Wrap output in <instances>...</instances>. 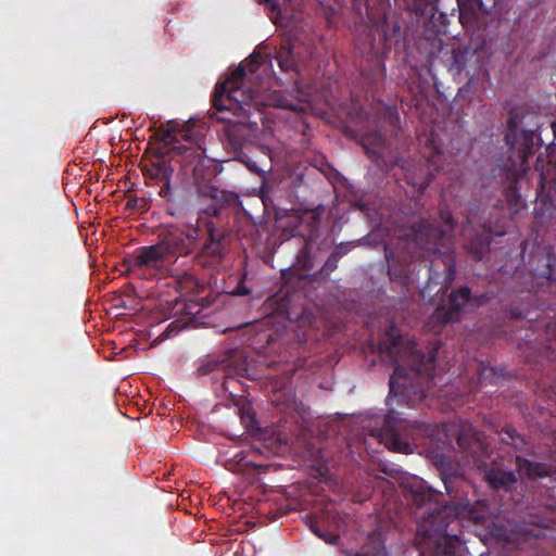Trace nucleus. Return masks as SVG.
<instances>
[{
  "mask_svg": "<svg viewBox=\"0 0 556 556\" xmlns=\"http://www.w3.org/2000/svg\"><path fill=\"white\" fill-rule=\"evenodd\" d=\"M518 125V116H514L508 122V132L505 135L506 144L509 151L517 155L518 162L508 161L503 166H500L501 177L507 184L505 197L511 204L517 205L520 195L517 192V182L520 177L527 173L526 161L532 153L533 132L523 130L522 142L520 146L516 144V130Z\"/></svg>",
  "mask_w": 556,
  "mask_h": 556,
  "instance_id": "5",
  "label": "nucleus"
},
{
  "mask_svg": "<svg viewBox=\"0 0 556 556\" xmlns=\"http://www.w3.org/2000/svg\"><path fill=\"white\" fill-rule=\"evenodd\" d=\"M200 232V228L193 226L167 231L159 237L156 243L140 247L135 255L126 260L128 269L144 279L164 277L177 256L192 253Z\"/></svg>",
  "mask_w": 556,
  "mask_h": 556,
  "instance_id": "1",
  "label": "nucleus"
},
{
  "mask_svg": "<svg viewBox=\"0 0 556 556\" xmlns=\"http://www.w3.org/2000/svg\"><path fill=\"white\" fill-rule=\"evenodd\" d=\"M344 253L345 250L342 249H339L336 252H333L326 261L323 270L326 271L327 274L333 271L338 267V262Z\"/></svg>",
  "mask_w": 556,
  "mask_h": 556,
  "instance_id": "23",
  "label": "nucleus"
},
{
  "mask_svg": "<svg viewBox=\"0 0 556 556\" xmlns=\"http://www.w3.org/2000/svg\"><path fill=\"white\" fill-rule=\"evenodd\" d=\"M268 66V55L262 49L254 51L248 59L245 58V68L248 67L252 74L261 68H263V72H266Z\"/></svg>",
  "mask_w": 556,
  "mask_h": 556,
  "instance_id": "17",
  "label": "nucleus"
},
{
  "mask_svg": "<svg viewBox=\"0 0 556 556\" xmlns=\"http://www.w3.org/2000/svg\"><path fill=\"white\" fill-rule=\"evenodd\" d=\"M430 497L431 495L424 491L421 484H418L416 489L413 490V501L418 506H421Z\"/></svg>",
  "mask_w": 556,
  "mask_h": 556,
  "instance_id": "24",
  "label": "nucleus"
},
{
  "mask_svg": "<svg viewBox=\"0 0 556 556\" xmlns=\"http://www.w3.org/2000/svg\"><path fill=\"white\" fill-rule=\"evenodd\" d=\"M243 61L226 79L219 80L212 98L213 108L223 115L218 121L227 123L226 136L229 147L236 153V159L243 163Z\"/></svg>",
  "mask_w": 556,
  "mask_h": 556,
  "instance_id": "2",
  "label": "nucleus"
},
{
  "mask_svg": "<svg viewBox=\"0 0 556 556\" xmlns=\"http://www.w3.org/2000/svg\"><path fill=\"white\" fill-rule=\"evenodd\" d=\"M489 241L485 238H478L477 242H471L467 245L469 253L473 254L475 258L481 260Z\"/></svg>",
  "mask_w": 556,
  "mask_h": 556,
  "instance_id": "21",
  "label": "nucleus"
},
{
  "mask_svg": "<svg viewBox=\"0 0 556 556\" xmlns=\"http://www.w3.org/2000/svg\"><path fill=\"white\" fill-rule=\"evenodd\" d=\"M440 218L445 226V229H443V230L450 233V240H451L452 233H453L454 227H455V222L452 216V213L447 208L442 207L440 210Z\"/></svg>",
  "mask_w": 556,
  "mask_h": 556,
  "instance_id": "22",
  "label": "nucleus"
},
{
  "mask_svg": "<svg viewBox=\"0 0 556 556\" xmlns=\"http://www.w3.org/2000/svg\"><path fill=\"white\" fill-rule=\"evenodd\" d=\"M225 467L227 470L235 473L243 472V451H238L232 457L225 460Z\"/></svg>",
  "mask_w": 556,
  "mask_h": 556,
  "instance_id": "20",
  "label": "nucleus"
},
{
  "mask_svg": "<svg viewBox=\"0 0 556 556\" xmlns=\"http://www.w3.org/2000/svg\"><path fill=\"white\" fill-rule=\"evenodd\" d=\"M236 505H238V508L240 509L242 507L243 503L242 502H238Z\"/></svg>",
  "mask_w": 556,
  "mask_h": 556,
  "instance_id": "46",
  "label": "nucleus"
},
{
  "mask_svg": "<svg viewBox=\"0 0 556 556\" xmlns=\"http://www.w3.org/2000/svg\"><path fill=\"white\" fill-rule=\"evenodd\" d=\"M245 166H248L251 170L253 172H256L260 174V172L257 170L256 166L255 165H250L247 161H245Z\"/></svg>",
  "mask_w": 556,
  "mask_h": 556,
  "instance_id": "38",
  "label": "nucleus"
},
{
  "mask_svg": "<svg viewBox=\"0 0 556 556\" xmlns=\"http://www.w3.org/2000/svg\"><path fill=\"white\" fill-rule=\"evenodd\" d=\"M453 477L458 478V477H460V475H458V473H453Z\"/></svg>",
  "mask_w": 556,
  "mask_h": 556,
  "instance_id": "49",
  "label": "nucleus"
},
{
  "mask_svg": "<svg viewBox=\"0 0 556 556\" xmlns=\"http://www.w3.org/2000/svg\"><path fill=\"white\" fill-rule=\"evenodd\" d=\"M258 2L267 5L273 11H275L278 5L275 0H258Z\"/></svg>",
  "mask_w": 556,
  "mask_h": 556,
  "instance_id": "34",
  "label": "nucleus"
},
{
  "mask_svg": "<svg viewBox=\"0 0 556 556\" xmlns=\"http://www.w3.org/2000/svg\"><path fill=\"white\" fill-rule=\"evenodd\" d=\"M445 266H446V269H447V273H446V280L448 282H451L454 277H455V263H454V258L451 254L448 255H445Z\"/></svg>",
  "mask_w": 556,
  "mask_h": 556,
  "instance_id": "28",
  "label": "nucleus"
},
{
  "mask_svg": "<svg viewBox=\"0 0 556 556\" xmlns=\"http://www.w3.org/2000/svg\"><path fill=\"white\" fill-rule=\"evenodd\" d=\"M170 159L161 149H156L149 162H141L139 167L146 178L164 182L160 195L165 197L169 190V181L174 168L169 163Z\"/></svg>",
  "mask_w": 556,
  "mask_h": 556,
  "instance_id": "11",
  "label": "nucleus"
},
{
  "mask_svg": "<svg viewBox=\"0 0 556 556\" xmlns=\"http://www.w3.org/2000/svg\"><path fill=\"white\" fill-rule=\"evenodd\" d=\"M211 203L203 208L204 213L214 217H219L223 213L225 205H230L239 201V195L225 190L211 188Z\"/></svg>",
  "mask_w": 556,
  "mask_h": 556,
  "instance_id": "14",
  "label": "nucleus"
},
{
  "mask_svg": "<svg viewBox=\"0 0 556 556\" xmlns=\"http://www.w3.org/2000/svg\"><path fill=\"white\" fill-rule=\"evenodd\" d=\"M250 465H251V466H253V467H255V465H254L253 463H250V462H249V463H247V462L244 463V466H245V467H248V466H250Z\"/></svg>",
  "mask_w": 556,
  "mask_h": 556,
  "instance_id": "45",
  "label": "nucleus"
},
{
  "mask_svg": "<svg viewBox=\"0 0 556 556\" xmlns=\"http://www.w3.org/2000/svg\"><path fill=\"white\" fill-rule=\"evenodd\" d=\"M277 60L280 68L283 72L290 71L294 66L293 60L290 58L289 52H279Z\"/></svg>",
  "mask_w": 556,
  "mask_h": 556,
  "instance_id": "25",
  "label": "nucleus"
},
{
  "mask_svg": "<svg viewBox=\"0 0 556 556\" xmlns=\"http://www.w3.org/2000/svg\"><path fill=\"white\" fill-rule=\"evenodd\" d=\"M243 323L227 327L222 332L229 334L225 344V372L223 389L243 422Z\"/></svg>",
  "mask_w": 556,
  "mask_h": 556,
  "instance_id": "4",
  "label": "nucleus"
},
{
  "mask_svg": "<svg viewBox=\"0 0 556 556\" xmlns=\"http://www.w3.org/2000/svg\"><path fill=\"white\" fill-rule=\"evenodd\" d=\"M276 440L282 445V444H288V439L287 437H282L281 433H278L276 435Z\"/></svg>",
  "mask_w": 556,
  "mask_h": 556,
  "instance_id": "37",
  "label": "nucleus"
},
{
  "mask_svg": "<svg viewBox=\"0 0 556 556\" xmlns=\"http://www.w3.org/2000/svg\"><path fill=\"white\" fill-rule=\"evenodd\" d=\"M500 440L506 444L513 445L516 450H521L525 445V440L513 427L503 428L500 432Z\"/></svg>",
  "mask_w": 556,
  "mask_h": 556,
  "instance_id": "19",
  "label": "nucleus"
},
{
  "mask_svg": "<svg viewBox=\"0 0 556 556\" xmlns=\"http://www.w3.org/2000/svg\"><path fill=\"white\" fill-rule=\"evenodd\" d=\"M244 505H245V510L248 509L249 506H252L254 508V505L253 504H250L248 503L247 501L244 502Z\"/></svg>",
  "mask_w": 556,
  "mask_h": 556,
  "instance_id": "44",
  "label": "nucleus"
},
{
  "mask_svg": "<svg viewBox=\"0 0 556 556\" xmlns=\"http://www.w3.org/2000/svg\"><path fill=\"white\" fill-rule=\"evenodd\" d=\"M442 476H443L442 480L444 482L445 490L447 493H451L452 488L450 486V483H451L452 476L447 475L445 470L442 471Z\"/></svg>",
  "mask_w": 556,
  "mask_h": 556,
  "instance_id": "32",
  "label": "nucleus"
},
{
  "mask_svg": "<svg viewBox=\"0 0 556 556\" xmlns=\"http://www.w3.org/2000/svg\"><path fill=\"white\" fill-rule=\"evenodd\" d=\"M226 435H227L230 440L235 441V442H236V444H237L238 446H240V445H241V443L243 442L242 434H232V433H230L229 431H226Z\"/></svg>",
  "mask_w": 556,
  "mask_h": 556,
  "instance_id": "33",
  "label": "nucleus"
},
{
  "mask_svg": "<svg viewBox=\"0 0 556 556\" xmlns=\"http://www.w3.org/2000/svg\"><path fill=\"white\" fill-rule=\"evenodd\" d=\"M226 544H228L229 546L227 547V551L230 552L232 551V554L233 556H240L241 555V552L243 549V541H238V539H229Z\"/></svg>",
  "mask_w": 556,
  "mask_h": 556,
  "instance_id": "26",
  "label": "nucleus"
},
{
  "mask_svg": "<svg viewBox=\"0 0 556 556\" xmlns=\"http://www.w3.org/2000/svg\"><path fill=\"white\" fill-rule=\"evenodd\" d=\"M394 117H395V119H399V114L394 113Z\"/></svg>",
  "mask_w": 556,
  "mask_h": 556,
  "instance_id": "48",
  "label": "nucleus"
},
{
  "mask_svg": "<svg viewBox=\"0 0 556 556\" xmlns=\"http://www.w3.org/2000/svg\"><path fill=\"white\" fill-rule=\"evenodd\" d=\"M155 137L164 146L160 149L170 160L180 163L186 175L190 174L195 181L204 178V168L211 165L212 160L205 156V150L194 144L177 123L169 122L166 126L161 125L156 129Z\"/></svg>",
  "mask_w": 556,
  "mask_h": 556,
  "instance_id": "3",
  "label": "nucleus"
},
{
  "mask_svg": "<svg viewBox=\"0 0 556 556\" xmlns=\"http://www.w3.org/2000/svg\"><path fill=\"white\" fill-rule=\"evenodd\" d=\"M435 355V348H431L428 354L425 355L420 350H417L414 344L405 346L399 358H395L396 367L390 377L388 400L412 388L413 384L407 383L408 379H413L422 374L430 375V371L433 370Z\"/></svg>",
  "mask_w": 556,
  "mask_h": 556,
  "instance_id": "7",
  "label": "nucleus"
},
{
  "mask_svg": "<svg viewBox=\"0 0 556 556\" xmlns=\"http://www.w3.org/2000/svg\"><path fill=\"white\" fill-rule=\"evenodd\" d=\"M516 465L520 475H525L531 479L547 475V469L543 465L532 463L520 456L516 457Z\"/></svg>",
  "mask_w": 556,
  "mask_h": 556,
  "instance_id": "15",
  "label": "nucleus"
},
{
  "mask_svg": "<svg viewBox=\"0 0 556 556\" xmlns=\"http://www.w3.org/2000/svg\"><path fill=\"white\" fill-rule=\"evenodd\" d=\"M553 177H549L547 173H545L543 169L540 172V180H539V188L538 192L543 193L545 189L552 185Z\"/></svg>",
  "mask_w": 556,
  "mask_h": 556,
  "instance_id": "27",
  "label": "nucleus"
},
{
  "mask_svg": "<svg viewBox=\"0 0 556 556\" xmlns=\"http://www.w3.org/2000/svg\"><path fill=\"white\" fill-rule=\"evenodd\" d=\"M552 128H553V132H554V135L556 137V119L553 122Z\"/></svg>",
  "mask_w": 556,
  "mask_h": 556,
  "instance_id": "43",
  "label": "nucleus"
},
{
  "mask_svg": "<svg viewBox=\"0 0 556 556\" xmlns=\"http://www.w3.org/2000/svg\"><path fill=\"white\" fill-rule=\"evenodd\" d=\"M236 295H243V274L238 276L237 287L233 291Z\"/></svg>",
  "mask_w": 556,
  "mask_h": 556,
  "instance_id": "31",
  "label": "nucleus"
},
{
  "mask_svg": "<svg viewBox=\"0 0 556 556\" xmlns=\"http://www.w3.org/2000/svg\"><path fill=\"white\" fill-rule=\"evenodd\" d=\"M138 202H139V200H137V199L129 200V201L127 202V207H140V208H141V207H143V206H144V201H143V200H141L142 205H138Z\"/></svg>",
  "mask_w": 556,
  "mask_h": 556,
  "instance_id": "36",
  "label": "nucleus"
},
{
  "mask_svg": "<svg viewBox=\"0 0 556 556\" xmlns=\"http://www.w3.org/2000/svg\"><path fill=\"white\" fill-rule=\"evenodd\" d=\"M457 443L463 452L471 456L473 465L484 470V479L492 489L508 490L516 483L517 479L514 471L488 467L489 464L484 459V456H490L488 445L470 425L462 426L457 435Z\"/></svg>",
  "mask_w": 556,
  "mask_h": 556,
  "instance_id": "6",
  "label": "nucleus"
},
{
  "mask_svg": "<svg viewBox=\"0 0 556 556\" xmlns=\"http://www.w3.org/2000/svg\"><path fill=\"white\" fill-rule=\"evenodd\" d=\"M225 365H226V362H225V351H224L222 358L207 357V358L201 361V363L198 367V371H199V374H201L203 376H206V375L213 374L215 371H219V370L225 372Z\"/></svg>",
  "mask_w": 556,
  "mask_h": 556,
  "instance_id": "18",
  "label": "nucleus"
},
{
  "mask_svg": "<svg viewBox=\"0 0 556 556\" xmlns=\"http://www.w3.org/2000/svg\"><path fill=\"white\" fill-rule=\"evenodd\" d=\"M231 532H236V534H241L240 527H236L233 529H230Z\"/></svg>",
  "mask_w": 556,
  "mask_h": 556,
  "instance_id": "41",
  "label": "nucleus"
},
{
  "mask_svg": "<svg viewBox=\"0 0 556 556\" xmlns=\"http://www.w3.org/2000/svg\"><path fill=\"white\" fill-rule=\"evenodd\" d=\"M245 435L256 438L262 442L265 448H268L270 445L271 438L274 437V430L269 428H261L257 426L256 420L251 415L250 409L245 407ZM251 450L256 453H263V446H254L251 445Z\"/></svg>",
  "mask_w": 556,
  "mask_h": 556,
  "instance_id": "13",
  "label": "nucleus"
},
{
  "mask_svg": "<svg viewBox=\"0 0 556 556\" xmlns=\"http://www.w3.org/2000/svg\"><path fill=\"white\" fill-rule=\"evenodd\" d=\"M374 142H375V144L377 147V150H378V149H380L383 146L384 139H383V137L380 134H377V135L374 136Z\"/></svg>",
  "mask_w": 556,
  "mask_h": 556,
  "instance_id": "35",
  "label": "nucleus"
},
{
  "mask_svg": "<svg viewBox=\"0 0 556 556\" xmlns=\"http://www.w3.org/2000/svg\"><path fill=\"white\" fill-rule=\"evenodd\" d=\"M307 252V247L305 245L299 253V256L305 255Z\"/></svg>",
  "mask_w": 556,
  "mask_h": 556,
  "instance_id": "40",
  "label": "nucleus"
},
{
  "mask_svg": "<svg viewBox=\"0 0 556 556\" xmlns=\"http://www.w3.org/2000/svg\"><path fill=\"white\" fill-rule=\"evenodd\" d=\"M312 529L315 532V534H317L319 538L325 539V536H324V534L321 532H319L317 529H314V528H312Z\"/></svg>",
  "mask_w": 556,
  "mask_h": 556,
  "instance_id": "42",
  "label": "nucleus"
},
{
  "mask_svg": "<svg viewBox=\"0 0 556 556\" xmlns=\"http://www.w3.org/2000/svg\"><path fill=\"white\" fill-rule=\"evenodd\" d=\"M208 233V240L203 244L200 252L195 255L194 262L198 266L205 269L210 275L211 271L217 270L224 257L225 243L219 238V233L212 220L205 223Z\"/></svg>",
  "mask_w": 556,
  "mask_h": 556,
  "instance_id": "9",
  "label": "nucleus"
},
{
  "mask_svg": "<svg viewBox=\"0 0 556 556\" xmlns=\"http://www.w3.org/2000/svg\"><path fill=\"white\" fill-rule=\"evenodd\" d=\"M470 299V290L468 287H463L453 291L450 295V307H438L434 312L432 319L437 323L447 324L454 323L459 319L460 312Z\"/></svg>",
  "mask_w": 556,
  "mask_h": 556,
  "instance_id": "12",
  "label": "nucleus"
},
{
  "mask_svg": "<svg viewBox=\"0 0 556 556\" xmlns=\"http://www.w3.org/2000/svg\"><path fill=\"white\" fill-rule=\"evenodd\" d=\"M180 330L179 326L176 325L175 321L170 323L166 329L164 330V332L162 333V337L164 339H167V338H170L172 336L178 333Z\"/></svg>",
  "mask_w": 556,
  "mask_h": 556,
  "instance_id": "30",
  "label": "nucleus"
},
{
  "mask_svg": "<svg viewBox=\"0 0 556 556\" xmlns=\"http://www.w3.org/2000/svg\"><path fill=\"white\" fill-rule=\"evenodd\" d=\"M248 525H254V522L245 521V526H248Z\"/></svg>",
  "mask_w": 556,
  "mask_h": 556,
  "instance_id": "47",
  "label": "nucleus"
},
{
  "mask_svg": "<svg viewBox=\"0 0 556 556\" xmlns=\"http://www.w3.org/2000/svg\"><path fill=\"white\" fill-rule=\"evenodd\" d=\"M465 58L464 53H455L454 54V62L452 64V70L455 71L457 74H460L464 71L463 65V59Z\"/></svg>",
  "mask_w": 556,
  "mask_h": 556,
  "instance_id": "29",
  "label": "nucleus"
},
{
  "mask_svg": "<svg viewBox=\"0 0 556 556\" xmlns=\"http://www.w3.org/2000/svg\"><path fill=\"white\" fill-rule=\"evenodd\" d=\"M468 225H469V222L466 225H464L463 228H462V231H463L464 236H466V233H467Z\"/></svg>",
  "mask_w": 556,
  "mask_h": 556,
  "instance_id": "39",
  "label": "nucleus"
},
{
  "mask_svg": "<svg viewBox=\"0 0 556 556\" xmlns=\"http://www.w3.org/2000/svg\"><path fill=\"white\" fill-rule=\"evenodd\" d=\"M413 236L416 244L428 252H438L440 247L450 244V233L434 227L428 220H420L413 227Z\"/></svg>",
  "mask_w": 556,
  "mask_h": 556,
  "instance_id": "10",
  "label": "nucleus"
},
{
  "mask_svg": "<svg viewBox=\"0 0 556 556\" xmlns=\"http://www.w3.org/2000/svg\"><path fill=\"white\" fill-rule=\"evenodd\" d=\"M412 430L413 427L409 421L400 418L397 413L391 410L386 416L383 427L372 431L371 435L378 439L379 442H384L392 451L409 454L413 452L412 444L401 435V431Z\"/></svg>",
  "mask_w": 556,
  "mask_h": 556,
  "instance_id": "8",
  "label": "nucleus"
},
{
  "mask_svg": "<svg viewBox=\"0 0 556 556\" xmlns=\"http://www.w3.org/2000/svg\"><path fill=\"white\" fill-rule=\"evenodd\" d=\"M348 556H389V554L380 538L372 536L369 543L364 545L359 552L349 553Z\"/></svg>",
  "mask_w": 556,
  "mask_h": 556,
  "instance_id": "16",
  "label": "nucleus"
}]
</instances>
